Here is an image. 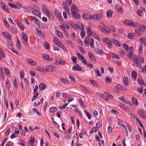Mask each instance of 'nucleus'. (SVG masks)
Here are the masks:
<instances>
[{"instance_id":"nucleus-1","label":"nucleus","mask_w":146,"mask_h":146,"mask_svg":"<svg viewBox=\"0 0 146 146\" xmlns=\"http://www.w3.org/2000/svg\"><path fill=\"white\" fill-rule=\"evenodd\" d=\"M123 23L131 27H136V26H137V23H134V22L131 20H125L123 22Z\"/></svg>"},{"instance_id":"nucleus-2","label":"nucleus","mask_w":146,"mask_h":146,"mask_svg":"<svg viewBox=\"0 0 146 146\" xmlns=\"http://www.w3.org/2000/svg\"><path fill=\"white\" fill-rule=\"evenodd\" d=\"M42 9L44 14H46V15L49 17V16L51 15L50 13L48 10L46 6L44 5H42Z\"/></svg>"},{"instance_id":"nucleus-3","label":"nucleus","mask_w":146,"mask_h":146,"mask_svg":"<svg viewBox=\"0 0 146 146\" xmlns=\"http://www.w3.org/2000/svg\"><path fill=\"white\" fill-rule=\"evenodd\" d=\"M56 68L53 65H49L46 67V73L48 72H52L56 70Z\"/></svg>"},{"instance_id":"nucleus-4","label":"nucleus","mask_w":146,"mask_h":146,"mask_svg":"<svg viewBox=\"0 0 146 146\" xmlns=\"http://www.w3.org/2000/svg\"><path fill=\"white\" fill-rule=\"evenodd\" d=\"M55 14L57 18L59 20L61 21H62L63 18L62 17L60 12L56 10L55 11Z\"/></svg>"},{"instance_id":"nucleus-5","label":"nucleus","mask_w":146,"mask_h":146,"mask_svg":"<svg viewBox=\"0 0 146 146\" xmlns=\"http://www.w3.org/2000/svg\"><path fill=\"white\" fill-rule=\"evenodd\" d=\"M92 19L98 21L101 19L102 17V16L101 14H98L93 15H92Z\"/></svg>"},{"instance_id":"nucleus-6","label":"nucleus","mask_w":146,"mask_h":146,"mask_svg":"<svg viewBox=\"0 0 146 146\" xmlns=\"http://www.w3.org/2000/svg\"><path fill=\"white\" fill-rule=\"evenodd\" d=\"M136 27H138V29H139V30L142 33L146 29V27L145 25L142 24H138L137 23V26H136Z\"/></svg>"},{"instance_id":"nucleus-7","label":"nucleus","mask_w":146,"mask_h":146,"mask_svg":"<svg viewBox=\"0 0 146 146\" xmlns=\"http://www.w3.org/2000/svg\"><path fill=\"white\" fill-rule=\"evenodd\" d=\"M103 41L107 44L110 47H111L112 44L111 41L108 38H103Z\"/></svg>"},{"instance_id":"nucleus-8","label":"nucleus","mask_w":146,"mask_h":146,"mask_svg":"<svg viewBox=\"0 0 146 146\" xmlns=\"http://www.w3.org/2000/svg\"><path fill=\"white\" fill-rule=\"evenodd\" d=\"M71 12L72 17L75 18H76L79 19L80 18V15L76 12H72V9H71Z\"/></svg>"},{"instance_id":"nucleus-9","label":"nucleus","mask_w":146,"mask_h":146,"mask_svg":"<svg viewBox=\"0 0 146 146\" xmlns=\"http://www.w3.org/2000/svg\"><path fill=\"white\" fill-rule=\"evenodd\" d=\"M82 17L84 19L88 20L92 19V15H90V14L87 13L83 14Z\"/></svg>"},{"instance_id":"nucleus-10","label":"nucleus","mask_w":146,"mask_h":146,"mask_svg":"<svg viewBox=\"0 0 146 146\" xmlns=\"http://www.w3.org/2000/svg\"><path fill=\"white\" fill-rule=\"evenodd\" d=\"M2 35L3 36L7 39L11 40L12 39V37L10 34L7 33H3Z\"/></svg>"},{"instance_id":"nucleus-11","label":"nucleus","mask_w":146,"mask_h":146,"mask_svg":"<svg viewBox=\"0 0 146 146\" xmlns=\"http://www.w3.org/2000/svg\"><path fill=\"white\" fill-rule=\"evenodd\" d=\"M26 61L31 65L35 66L36 65V62L31 59L27 58Z\"/></svg>"},{"instance_id":"nucleus-12","label":"nucleus","mask_w":146,"mask_h":146,"mask_svg":"<svg viewBox=\"0 0 146 146\" xmlns=\"http://www.w3.org/2000/svg\"><path fill=\"white\" fill-rule=\"evenodd\" d=\"M42 57L44 60L48 61H51L52 60V58H50L49 56L48 55H46L45 54H42Z\"/></svg>"},{"instance_id":"nucleus-13","label":"nucleus","mask_w":146,"mask_h":146,"mask_svg":"<svg viewBox=\"0 0 146 146\" xmlns=\"http://www.w3.org/2000/svg\"><path fill=\"white\" fill-rule=\"evenodd\" d=\"M8 4L11 7V8H13L16 9H20L21 8V5H19V6H18L16 5L13 3H8Z\"/></svg>"},{"instance_id":"nucleus-14","label":"nucleus","mask_w":146,"mask_h":146,"mask_svg":"<svg viewBox=\"0 0 146 146\" xmlns=\"http://www.w3.org/2000/svg\"><path fill=\"white\" fill-rule=\"evenodd\" d=\"M56 44L58 46L62 48L64 50H66V52L67 51L66 48L61 42H56Z\"/></svg>"},{"instance_id":"nucleus-15","label":"nucleus","mask_w":146,"mask_h":146,"mask_svg":"<svg viewBox=\"0 0 146 146\" xmlns=\"http://www.w3.org/2000/svg\"><path fill=\"white\" fill-rule=\"evenodd\" d=\"M46 86L43 83H41L39 85V88L40 90H42L46 88Z\"/></svg>"},{"instance_id":"nucleus-16","label":"nucleus","mask_w":146,"mask_h":146,"mask_svg":"<svg viewBox=\"0 0 146 146\" xmlns=\"http://www.w3.org/2000/svg\"><path fill=\"white\" fill-rule=\"evenodd\" d=\"M76 27L81 30H83L84 29V25L81 23H79L76 25Z\"/></svg>"},{"instance_id":"nucleus-17","label":"nucleus","mask_w":146,"mask_h":146,"mask_svg":"<svg viewBox=\"0 0 146 146\" xmlns=\"http://www.w3.org/2000/svg\"><path fill=\"white\" fill-rule=\"evenodd\" d=\"M33 13L35 15L40 17L41 13L39 11L36 10H34L33 11Z\"/></svg>"},{"instance_id":"nucleus-18","label":"nucleus","mask_w":146,"mask_h":146,"mask_svg":"<svg viewBox=\"0 0 146 146\" xmlns=\"http://www.w3.org/2000/svg\"><path fill=\"white\" fill-rule=\"evenodd\" d=\"M98 28L99 29L102 31L104 33H110L111 31H107L106 29H104V28L100 26V25H99L98 26Z\"/></svg>"},{"instance_id":"nucleus-19","label":"nucleus","mask_w":146,"mask_h":146,"mask_svg":"<svg viewBox=\"0 0 146 146\" xmlns=\"http://www.w3.org/2000/svg\"><path fill=\"white\" fill-rule=\"evenodd\" d=\"M1 5L2 8L4 10L8 13H9L10 12L9 11V9L5 5L3 4V3L1 2Z\"/></svg>"},{"instance_id":"nucleus-20","label":"nucleus","mask_w":146,"mask_h":146,"mask_svg":"<svg viewBox=\"0 0 146 146\" xmlns=\"http://www.w3.org/2000/svg\"><path fill=\"white\" fill-rule=\"evenodd\" d=\"M138 113L141 117L144 119L146 118V116L144 115L143 111V110H139L138 111Z\"/></svg>"},{"instance_id":"nucleus-21","label":"nucleus","mask_w":146,"mask_h":146,"mask_svg":"<svg viewBox=\"0 0 146 146\" xmlns=\"http://www.w3.org/2000/svg\"><path fill=\"white\" fill-rule=\"evenodd\" d=\"M90 39L89 36H86L85 39L84 40V43L86 44H88V46L89 45V44L90 42Z\"/></svg>"},{"instance_id":"nucleus-22","label":"nucleus","mask_w":146,"mask_h":146,"mask_svg":"<svg viewBox=\"0 0 146 146\" xmlns=\"http://www.w3.org/2000/svg\"><path fill=\"white\" fill-rule=\"evenodd\" d=\"M95 51L99 55H101L103 53V51L98 48H95Z\"/></svg>"},{"instance_id":"nucleus-23","label":"nucleus","mask_w":146,"mask_h":146,"mask_svg":"<svg viewBox=\"0 0 146 146\" xmlns=\"http://www.w3.org/2000/svg\"><path fill=\"white\" fill-rule=\"evenodd\" d=\"M71 6V10L72 9V12H75V11H74V10L78 11V8L74 4H72Z\"/></svg>"},{"instance_id":"nucleus-24","label":"nucleus","mask_w":146,"mask_h":146,"mask_svg":"<svg viewBox=\"0 0 146 146\" xmlns=\"http://www.w3.org/2000/svg\"><path fill=\"white\" fill-rule=\"evenodd\" d=\"M128 80V78L127 77H124L123 78V83L125 86H127L129 84Z\"/></svg>"},{"instance_id":"nucleus-25","label":"nucleus","mask_w":146,"mask_h":146,"mask_svg":"<svg viewBox=\"0 0 146 146\" xmlns=\"http://www.w3.org/2000/svg\"><path fill=\"white\" fill-rule=\"evenodd\" d=\"M112 42L113 43L115 44V45L117 46H120V43L117 40L113 39L112 40Z\"/></svg>"},{"instance_id":"nucleus-26","label":"nucleus","mask_w":146,"mask_h":146,"mask_svg":"<svg viewBox=\"0 0 146 146\" xmlns=\"http://www.w3.org/2000/svg\"><path fill=\"white\" fill-rule=\"evenodd\" d=\"M127 37L130 39H133L134 38V34L133 33H130L128 34Z\"/></svg>"},{"instance_id":"nucleus-27","label":"nucleus","mask_w":146,"mask_h":146,"mask_svg":"<svg viewBox=\"0 0 146 146\" xmlns=\"http://www.w3.org/2000/svg\"><path fill=\"white\" fill-rule=\"evenodd\" d=\"M115 9L117 11L121 13H122L123 12V10L121 7H119L117 5H115Z\"/></svg>"},{"instance_id":"nucleus-28","label":"nucleus","mask_w":146,"mask_h":146,"mask_svg":"<svg viewBox=\"0 0 146 146\" xmlns=\"http://www.w3.org/2000/svg\"><path fill=\"white\" fill-rule=\"evenodd\" d=\"M135 33L137 34V36H140L141 35V34L142 33V32L139 30V29H135Z\"/></svg>"},{"instance_id":"nucleus-29","label":"nucleus","mask_w":146,"mask_h":146,"mask_svg":"<svg viewBox=\"0 0 146 146\" xmlns=\"http://www.w3.org/2000/svg\"><path fill=\"white\" fill-rule=\"evenodd\" d=\"M72 69L73 70L79 71H81L82 70V68H79V67L76 66H73L72 67Z\"/></svg>"},{"instance_id":"nucleus-30","label":"nucleus","mask_w":146,"mask_h":146,"mask_svg":"<svg viewBox=\"0 0 146 146\" xmlns=\"http://www.w3.org/2000/svg\"><path fill=\"white\" fill-rule=\"evenodd\" d=\"M56 108L53 106L50 108L49 111L51 113H54L56 111Z\"/></svg>"},{"instance_id":"nucleus-31","label":"nucleus","mask_w":146,"mask_h":146,"mask_svg":"<svg viewBox=\"0 0 146 146\" xmlns=\"http://www.w3.org/2000/svg\"><path fill=\"white\" fill-rule=\"evenodd\" d=\"M34 23L37 25L39 26L40 25V23L37 18L35 17L34 20Z\"/></svg>"},{"instance_id":"nucleus-32","label":"nucleus","mask_w":146,"mask_h":146,"mask_svg":"<svg viewBox=\"0 0 146 146\" xmlns=\"http://www.w3.org/2000/svg\"><path fill=\"white\" fill-rule=\"evenodd\" d=\"M21 35L23 37V38L24 40H28V38L27 36L25 33H22Z\"/></svg>"},{"instance_id":"nucleus-33","label":"nucleus","mask_w":146,"mask_h":146,"mask_svg":"<svg viewBox=\"0 0 146 146\" xmlns=\"http://www.w3.org/2000/svg\"><path fill=\"white\" fill-rule=\"evenodd\" d=\"M69 23L70 25L74 29H76V25L74 22L72 21H70Z\"/></svg>"},{"instance_id":"nucleus-34","label":"nucleus","mask_w":146,"mask_h":146,"mask_svg":"<svg viewBox=\"0 0 146 146\" xmlns=\"http://www.w3.org/2000/svg\"><path fill=\"white\" fill-rule=\"evenodd\" d=\"M60 80L61 82L64 83V84H68L69 83L68 82L67 80H66L65 79L61 78H60Z\"/></svg>"},{"instance_id":"nucleus-35","label":"nucleus","mask_w":146,"mask_h":146,"mask_svg":"<svg viewBox=\"0 0 146 146\" xmlns=\"http://www.w3.org/2000/svg\"><path fill=\"white\" fill-rule=\"evenodd\" d=\"M35 30L37 34L41 36H43V33L41 32L40 30H38L37 28L35 29Z\"/></svg>"},{"instance_id":"nucleus-36","label":"nucleus","mask_w":146,"mask_h":146,"mask_svg":"<svg viewBox=\"0 0 146 146\" xmlns=\"http://www.w3.org/2000/svg\"><path fill=\"white\" fill-rule=\"evenodd\" d=\"M17 25L19 28L22 30L23 31L24 29V27L23 24L20 22L17 24Z\"/></svg>"},{"instance_id":"nucleus-37","label":"nucleus","mask_w":146,"mask_h":146,"mask_svg":"<svg viewBox=\"0 0 146 146\" xmlns=\"http://www.w3.org/2000/svg\"><path fill=\"white\" fill-rule=\"evenodd\" d=\"M37 70L39 71L42 72H44V73H46V70H44L43 68H40V67H37L36 68Z\"/></svg>"},{"instance_id":"nucleus-38","label":"nucleus","mask_w":146,"mask_h":146,"mask_svg":"<svg viewBox=\"0 0 146 146\" xmlns=\"http://www.w3.org/2000/svg\"><path fill=\"white\" fill-rule=\"evenodd\" d=\"M90 45L91 47L92 48H94V47L93 45V43H94V40L93 38L90 39Z\"/></svg>"},{"instance_id":"nucleus-39","label":"nucleus","mask_w":146,"mask_h":146,"mask_svg":"<svg viewBox=\"0 0 146 146\" xmlns=\"http://www.w3.org/2000/svg\"><path fill=\"white\" fill-rule=\"evenodd\" d=\"M88 56L92 60H94V57L91 52L88 53Z\"/></svg>"},{"instance_id":"nucleus-40","label":"nucleus","mask_w":146,"mask_h":146,"mask_svg":"<svg viewBox=\"0 0 146 146\" xmlns=\"http://www.w3.org/2000/svg\"><path fill=\"white\" fill-rule=\"evenodd\" d=\"M87 33L88 36H90L92 34V31L90 28L87 29Z\"/></svg>"},{"instance_id":"nucleus-41","label":"nucleus","mask_w":146,"mask_h":146,"mask_svg":"<svg viewBox=\"0 0 146 146\" xmlns=\"http://www.w3.org/2000/svg\"><path fill=\"white\" fill-rule=\"evenodd\" d=\"M17 47L18 48H20L21 45L20 41L18 38L17 39Z\"/></svg>"},{"instance_id":"nucleus-42","label":"nucleus","mask_w":146,"mask_h":146,"mask_svg":"<svg viewBox=\"0 0 146 146\" xmlns=\"http://www.w3.org/2000/svg\"><path fill=\"white\" fill-rule=\"evenodd\" d=\"M35 94L33 96L32 99V101H33L34 100H35L36 99L37 97L38 96V95H39L38 93L37 92L35 93V94Z\"/></svg>"},{"instance_id":"nucleus-43","label":"nucleus","mask_w":146,"mask_h":146,"mask_svg":"<svg viewBox=\"0 0 146 146\" xmlns=\"http://www.w3.org/2000/svg\"><path fill=\"white\" fill-rule=\"evenodd\" d=\"M138 61L141 62V63H143L144 60L143 57L141 56H139L137 57Z\"/></svg>"},{"instance_id":"nucleus-44","label":"nucleus","mask_w":146,"mask_h":146,"mask_svg":"<svg viewBox=\"0 0 146 146\" xmlns=\"http://www.w3.org/2000/svg\"><path fill=\"white\" fill-rule=\"evenodd\" d=\"M105 79L106 81L109 83H111L112 82V80L110 79L109 76H107Z\"/></svg>"},{"instance_id":"nucleus-45","label":"nucleus","mask_w":146,"mask_h":146,"mask_svg":"<svg viewBox=\"0 0 146 146\" xmlns=\"http://www.w3.org/2000/svg\"><path fill=\"white\" fill-rule=\"evenodd\" d=\"M132 100L133 103L135 104V105H137L138 103L137 102V99L133 98L132 99Z\"/></svg>"},{"instance_id":"nucleus-46","label":"nucleus","mask_w":146,"mask_h":146,"mask_svg":"<svg viewBox=\"0 0 146 146\" xmlns=\"http://www.w3.org/2000/svg\"><path fill=\"white\" fill-rule=\"evenodd\" d=\"M77 56L78 58L80 60H82L84 59V57L80 53H78L77 54Z\"/></svg>"},{"instance_id":"nucleus-47","label":"nucleus","mask_w":146,"mask_h":146,"mask_svg":"<svg viewBox=\"0 0 146 146\" xmlns=\"http://www.w3.org/2000/svg\"><path fill=\"white\" fill-rule=\"evenodd\" d=\"M140 41L141 42H142L146 46V38L145 39L143 38H140Z\"/></svg>"},{"instance_id":"nucleus-48","label":"nucleus","mask_w":146,"mask_h":146,"mask_svg":"<svg viewBox=\"0 0 146 146\" xmlns=\"http://www.w3.org/2000/svg\"><path fill=\"white\" fill-rule=\"evenodd\" d=\"M5 74L7 76L10 75V73L9 70L6 68H5Z\"/></svg>"},{"instance_id":"nucleus-49","label":"nucleus","mask_w":146,"mask_h":146,"mask_svg":"<svg viewBox=\"0 0 146 146\" xmlns=\"http://www.w3.org/2000/svg\"><path fill=\"white\" fill-rule=\"evenodd\" d=\"M84 112H85L86 113V115L87 116L88 118L89 119H91V115L89 114V113L85 110H84Z\"/></svg>"},{"instance_id":"nucleus-50","label":"nucleus","mask_w":146,"mask_h":146,"mask_svg":"<svg viewBox=\"0 0 146 146\" xmlns=\"http://www.w3.org/2000/svg\"><path fill=\"white\" fill-rule=\"evenodd\" d=\"M107 15L109 17H111L112 15V13L111 11H107Z\"/></svg>"},{"instance_id":"nucleus-51","label":"nucleus","mask_w":146,"mask_h":146,"mask_svg":"<svg viewBox=\"0 0 146 146\" xmlns=\"http://www.w3.org/2000/svg\"><path fill=\"white\" fill-rule=\"evenodd\" d=\"M131 74L134 79L135 80L137 76V73L135 71H133Z\"/></svg>"},{"instance_id":"nucleus-52","label":"nucleus","mask_w":146,"mask_h":146,"mask_svg":"<svg viewBox=\"0 0 146 146\" xmlns=\"http://www.w3.org/2000/svg\"><path fill=\"white\" fill-rule=\"evenodd\" d=\"M24 74L23 73V70H21V71L20 74V77L22 78V79L24 78Z\"/></svg>"},{"instance_id":"nucleus-53","label":"nucleus","mask_w":146,"mask_h":146,"mask_svg":"<svg viewBox=\"0 0 146 146\" xmlns=\"http://www.w3.org/2000/svg\"><path fill=\"white\" fill-rule=\"evenodd\" d=\"M123 46L124 49H125L126 50H128L129 47L127 44H124L123 45Z\"/></svg>"},{"instance_id":"nucleus-54","label":"nucleus","mask_w":146,"mask_h":146,"mask_svg":"<svg viewBox=\"0 0 146 146\" xmlns=\"http://www.w3.org/2000/svg\"><path fill=\"white\" fill-rule=\"evenodd\" d=\"M57 35L60 38L62 37V33L60 31H56Z\"/></svg>"},{"instance_id":"nucleus-55","label":"nucleus","mask_w":146,"mask_h":146,"mask_svg":"<svg viewBox=\"0 0 146 146\" xmlns=\"http://www.w3.org/2000/svg\"><path fill=\"white\" fill-rule=\"evenodd\" d=\"M7 87H8L9 89L10 88V84L9 81V80H6Z\"/></svg>"},{"instance_id":"nucleus-56","label":"nucleus","mask_w":146,"mask_h":146,"mask_svg":"<svg viewBox=\"0 0 146 146\" xmlns=\"http://www.w3.org/2000/svg\"><path fill=\"white\" fill-rule=\"evenodd\" d=\"M95 71L96 72V74L97 76L98 77H100V74L99 72L98 71V69H96L95 70Z\"/></svg>"},{"instance_id":"nucleus-57","label":"nucleus","mask_w":146,"mask_h":146,"mask_svg":"<svg viewBox=\"0 0 146 146\" xmlns=\"http://www.w3.org/2000/svg\"><path fill=\"white\" fill-rule=\"evenodd\" d=\"M101 96L102 98L104 99L105 100H106L107 101H108V99L107 98L106 96H104L103 94H101Z\"/></svg>"},{"instance_id":"nucleus-58","label":"nucleus","mask_w":146,"mask_h":146,"mask_svg":"<svg viewBox=\"0 0 146 146\" xmlns=\"http://www.w3.org/2000/svg\"><path fill=\"white\" fill-rule=\"evenodd\" d=\"M131 53H129L127 55L131 59L133 57H135V54H133Z\"/></svg>"},{"instance_id":"nucleus-59","label":"nucleus","mask_w":146,"mask_h":146,"mask_svg":"<svg viewBox=\"0 0 146 146\" xmlns=\"http://www.w3.org/2000/svg\"><path fill=\"white\" fill-rule=\"evenodd\" d=\"M91 82L94 85L97 86L98 83L95 80H90Z\"/></svg>"},{"instance_id":"nucleus-60","label":"nucleus","mask_w":146,"mask_h":146,"mask_svg":"<svg viewBox=\"0 0 146 146\" xmlns=\"http://www.w3.org/2000/svg\"><path fill=\"white\" fill-rule=\"evenodd\" d=\"M77 58L76 57L72 56L71 57V59L72 60L73 62L74 63H75L76 62V59Z\"/></svg>"},{"instance_id":"nucleus-61","label":"nucleus","mask_w":146,"mask_h":146,"mask_svg":"<svg viewBox=\"0 0 146 146\" xmlns=\"http://www.w3.org/2000/svg\"><path fill=\"white\" fill-rule=\"evenodd\" d=\"M65 10L66 12H68L70 11V9H69V7L68 5H65V6L63 7Z\"/></svg>"},{"instance_id":"nucleus-62","label":"nucleus","mask_w":146,"mask_h":146,"mask_svg":"<svg viewBox=\"0 0 146 146\" xmlns=\"http://www.w3.org/2000/svg\"><path fill=\"white\" fill-rule=\"evenodd\" d=\"M66 42L67 44L71 46L72 47H73V44L72 43L70 40H67Z\"/></svg>"},{"instance_id":"nucleus-63","label":"nucleus","mask_w":146,"mask_h":146,"mask_svg":"<svg viewBox=\"0 0 146 146\" xmlns=\"http://www.w3.org/2000/svg\"><path fill=\"white\" fill-rule=\"evenodd\" d=\"M38 89V86L37 85H35V87L34 89V92H33L34 94H35V93H37L36 92L37 91Z\"/></svg>"},{"instance_id":"nucleus-64","label":"nucleus","mask_w":146,"mask_h":146,"mask_svg":"<svg viewBox=\"0 0 146 146\" xmlns=\"http://www.w3.org/2000/svg\"><path fill=\"white\" fill-rule=\"evenodd\" d=\"M137 13L138 15L140 16H141L143 15L142 13L140 10H138L137 11Z\"/></svg>"}]
</instances>
